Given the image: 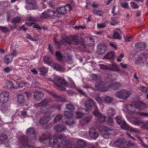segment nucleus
<instances>
[{"instance_id":"44","label":"nucleus","mask_w":148,"mask_h":148,"mask_svg":"<svg viewBox=\"0 0 148 148\" xmlns=\"http://www.w3.org/2000/svg\"><path fill=\"white\" fill-rule=\"evenodd\" d=\"M120 4L121 7L125 9H128L129 8L128 4L127 3H121Z\"/></svg>"},{"instance_id":"35","label":"nucleus","mask_w":148,"mask_h":148,"mask_svg":"<svg viewBox=\"0 0 148 148\" xmlns=\"http://www.w3.org/2000/svg\"><path fill=\"white\" fill-rule=\"evenodd\" d=\"M114 110L112 108H110L108 109L107 112V115L109 116H113L115 114Z\"/></svg>"},{"instance_id":"12","label":"nucleus","mask_w":148,"mask_h":148,"mask_svg":"<svg viewBox=\"0 0 148 148\" xmlns=\"http://www.w3.org/2000/svg\"><path fill=\"white\" fill-rule=\"evenodd\" d=\"M22 137L23 139L21 142L22 145L20 148H34L33 146L28 144L26 137L24 136Z\"/></svg>"},{"instance_id":"30","label":"nucleus","mask_w":148,"mask_h":148,"mask_svg":"<svg viewBox=\"0 0 148 148\" xmlns=\"http://www.w3.org/2000/svg\"><path fill=\"white\" fill-rule=\"evenodd\" d=\"M140 128L145 130H148V121H143Z\"/></svg>"},{"instance_id":"5","label":"nucleus","mask_w":148,"mask_h":148,"mask_svg":"<svg viewBox=\"0 0 148 148\" xmlns=\"http://www.w3.org/2000/svg\"><path fill=\"white\" fill-rule=\"evenodd\" d=\"M131 91L124 89H122L119 90L115 94L117 97L123 100L127 99L131 95Z\"/></svg>"},{"instance_id":"21","label":"nucleus","mask_w":148,"mask_h":148,"mask_svg":"<svg viewBox=\"0 0 148 148\" xmlns=\"http://www.w3.org/2000/svg\"><path fill=\"white\" fill-rule=\"evenodd\" d=\"M13 57L10 55H7L3 58V61L5 63L8 64L13 60Z\"/></svg>"},{"instance_id":"27","label":"nucleus","mask_w":148,"mask_h":148,"mask_svg":"<svg viewBox=\"0 0 148 148\" xmlns=\"http://www.w3.org/2000/svg\"><path fill=\"white\" fill-rule=\"evenodd\" d=\"M57 12L58 15L59 14H64L66 13L65 9L64 7H61L58 8L57 10Z\"/></svg>"},{"instance_id":"54","label":"nucleus","mask_w":148,"mask_h":148,"mask_svg":"<svg viewBox=\"0 0 148 148\" xmlns=\"http://www.w3.org/2000/svg\"><path fill=\"white\" fill-rule=\"evenodd\" d=\"M62 118V116L61 115L59 114L56 116L54 119L55 122L57 121L60 120Z\"/></svg>"},{"instance_id":"60","label":"nucleus","mask_w":148,"mask_h":148,"mask_svg":"<svg viewBox=\"0 0 148 148\" xmlns=\"http://www.w3.org/2000/svg\"><path fill=\"white\" fill-rule=\"evenodd\" d=\"M106 25L103 23H101L97 24V27L99 28H101L105 27Z\"/></svg>"},{"instance_id":"6","label":"nucleus","mask_w":148,"mask_h":148,"mask_svg":"<svg viewBox=\"0 0 148 148\" xmlns=\"http://www.w3.org/2000/svg\"><path fill=\"white\" fill-rule=\"evenodd\" d=\"M45 62L48 65L51 66L55 69L61 72H64L65 69L63 67L56 63L53 62L51 60L50 58L48 56H45L44 59Z\"/></svg>"},{"instance_id":"24","label":"nucleus","mask_w":148,"mask_h":148,"mask_svg":"<svg viewBox=\"0 0 148 148\" xmlns=\"http://www.w3.org/2000/svg\"><path fill=\"white\" fill-rule=\"evenodd\" d=\"M41 75H45L47 73L48 69L44 67H42L38 69Z\"/></svg>"},{"instance_id":"16","label":"nucleus","mask_w":148,"mask_h":148,"mask_svg":"<svg viewBox=\"0 0 148 148\" xmlns=\"http://www.w3.org/2000/svg\"><path fill=\"white\" fill-rule=\"evenodd\" d=\"M126 126L125 127H123L124 129L125 130H129L131 132H133L136 133H139L140 132V130L138 129L134 128L132 127L129 126L128 125H126Z\"/></svg>"},{"instance_id":"3","label":"nucleus","mask_w":148,"mask_h":148,"mask_svg":"<svg viewBox=\"0 0 148 148\" xmlns=\"http://www.w3.org/2000/svg\"><path fill=\"white\" fill-rule=\"evenodd\" d=\"M146 107V105L144 103H141L139 105V106L137 108H135L134 110L133 109L134 108V106L131 105H126L123 109V111L126 114H133L134 115H136V112H137L138 108L139 109H143Z\"/></svg>"},{"instance_id":"52","label":"nucleus","mask_w":148,"mask_h":148,"mask_svg":"<svg viewBox=\"0 0 148 148\" xmlns=\"http://www.w3.org/2000/svg\"><path fill=\"white\" fill-rule=\"evenodd\" d=\"M105 101L107 102H110L112 100V99L109 96H106L105 98Z\"/></svg>"},{"instance_id":"26","label":"nucleus","mask_w":148,"mask_h":148,"mask_svg":"<svg viewBox=\"0 0 148 148\" xmlns=\"http://www.w3.org/2000/svg\"><path fill=\"white\" fill-rule=\"evenodd\" d=\"M49 102V101H48L47 99H45L43 100L41 102L38 104L36 106V107H44L47 106Z\"/></svg>"},{"instance_id":"37","label":"nucleus","mask_w":148,"mask_h":148,"mask_svg":"<svg viewBox=\"0 0 148 148\" xmlns=\"http://www.w3.org/2000/svg\"><path fill=\"white\" fill-rule=\"evenodd\" d=\"M136 115H139L141 116L145 117H148V113H145V112H140L137 111V112H136Z\"/></svg>"},{"instance_id":"28","label":"nucleus","mask_w":148,"mask_h":148,"mask_svg":"<svg viewBox=\"0 0 148 148\" xmlns=\"http://www.w3.org/2000/svg\"><path fill=\"white\" fill-rule=\"evenodd\" d=\"M114 53L113 52H110L106 55L103 58L106 59H111L114 56Z\"/></svg>"},{"instance_id":"11","label":"nucleus","mask_w":148,"mask_h":148,"mask_svg":"<svg viewBox=\"0 0 148 148\" xmlns=\"http://www.w3.org/2000/svg\"><path fill=\"white\" fill-rule=\"evenodd\" d=\"M110 129L105 127H103L102 130L100 131L101 133L103 136L105 138L108 137L109 134L108 133L109 131L111 130Z\"/></svg>"},{"instance_id":"48","label":"nucleus","mask_w":148,"mask_h":148,"mask_svg":"<svg viewBox=\"0 0 148 148\" xmlns=\"http://www.w3.org/2000/svg\"><path fill=\"white\" fill-rule=\"evenodd\" d=\"M136 136L137 138L140 140V144L144 147L146 148H148V146L146 145L145 144H144L143 141L140 138V137L138 135H136Z\"/></svg>"},{"instance_id":"49","label":"nucleus","mask_w":148,"mask_h":148,"mask_svg":"<svg viewBox=\"0 0 148 148\" xmlns=\"http://www.w3.org/2000/svg\"><path fill=\"white\" fill-rule=\"evenodd\" d=\"M18 54V52L16 49L14 50L11 53V54H10L12 55L13 58L14 57L16 56Z\"/></svg>"},{"instance_id":"18","label":"nucleus","mask_w":148,"mask_h":148,"mask_svg":"<svg viewBox=\"0 0 148 148\" xmlns=\"http://www.w3.org/2000/svg\"><path fill=\"white\" fill-rule=\"evenodd\" d=\"M90 134L92 138L96 139L98 136V134L95 131V129L92 128L90 130Z\"/></svg>"},{"instance_id":"31","label":"nucleus","mask_w":148,"mask_h":148,"mask_svg":"<svg viewBox=\"0 0 148 148\" xmlns=\"http://www.w3.org/2000/svg\"><path fill=\"white\" fill-rule=\"evenodd\" d=\"M92 119L91 116L85 118L84 119L80 121V123L82 125H83L84 124H86L90 121Z\"/></svg>"},{"instance_id":"19","label":"nucleus","mask_w":148,"mask_h":148,"mask_svg":"<svg viewBox=\"0 0 148 148\" xmlns=\"http://www.w3.org/2000/svg\"><path fill=\"white\" fill-rule=\"evenodd\" d=\"M48 14H46V15L45 16V17H49L52 16H54L56 17L59 16L57 12H55L53 11H51L50 10H48L47 11Z\"/></svg>"},{"instance_id":"23","label":"nucleus","mask_w":148,"mask_h":148,"mask_svg":"<svg viewBox=\"0 0 148 148\" xmlns=\"http://www.w3.org/2000/svg\"><path fill=\"white\" fill-rule=\"evenodd\" d=\"M54 129L56 131L61 132L65 130L66 128L62 125H59L55 127Z\"/></svg>"},{"instance_id":"63","label":"nucleus","mask_w":148,"mask_h":148,"mask_svg":"<svg viewBox=\"0 0 148 148\" xmlns=\"http://www.w3.org/2000/svg\"><path fill=\"white\" fill-rule=\"evenodd\" d=\"M140 89L143 92H146L147 91V89L146 88L143 86H141L140 87Z\"/></svg>"},{"instance_id":"53","label":"nucleus","mask_w":148,"mask_h":148,"mask_svg":"<svg viewBox=\"0 0 148 148\" xmlns=\"http://www.w3.org/2000/svg\"><path fill=\"white\" fill-rule=\"evenodd\" d=\"M83 112H77L76 113V117L79 118L83 116Z\"/></svg>"},{"instance_id":"1","label":"nucleus","mask_w":148,"mask_h":148,"mask_svg":"<svg viewBox=\"0 0 148 148\" xmlns=\"http://www.w3.org/2000/svg\"><path fill=\"white\" fill-rule=\"evenodd\" d=\"M93 106L95 108L94 111L93 112L94 115L97 118V120L100 122H104L106 117L104 115L101 114L99 112L97 106L95 103L91 99H89L86 101L85 106L87 110H90L92 109V106Z\"/></svg>"},{"instance_id":"56","label":"nucleus","mask_w":148,"mask_h":148,"mask_svg":"<svg viewBox=\"0 0 148 148\" xmlns=\"http://www.w3.org/2000/svg\"><path fill=\"white\" fill-rule=\"evenodd\" d=\"M109 44L110 46L114 49H116L117 48V47L115 43L113 42H110Z\"/></svg>"},{"instance_id":"45","label":"nucleus","mask_w":148,"mask_h":148,"mask_svg":"<svg viewBox=\"0 0 148 148\" xmlns=\"http://www.w3.org/2000/svg\"><path fill=\"white\" fill-rule=\"evenodd\" d=\"M47 92L48 93H49L51 95H52L53 96L56 97L60 99L61 97L60 96L57 95H56L54 93V92L50 91L49 90H47Z\"/></svg>"},{"instance_id":"15","label":"nucleus","mask_w":148,"mask_h":148,"mask_svg":"<svg viewBox=\"0 0 148 148\" xmlns=\"http://www.w3.org/2000/svg\"><path fill=\"white\" fill-rule=\"evenodd\" d=\"M43 96V94L41 92L36 90L34 93V98L36 100H38Z\"/></svg>"},{"instance_id":"42","label":"nucleus","mask_w":148,"mask_h":148,"mask_svg":"<svg viewBox=\"0 0 148 148\" xmlns=\"http://www.w3.org/2000/svg\"><path fill=\"white\" fill-rule=\"evenodd\" d=\"M21 18L20 17H18L14 18L11 21V22L13 23H18L21 21Z\"/></svg>"},{"instance_id":"55","label":"nucleus","mask_w":148,"mask_h":148,"mask_svg":"<svg viewBox=\"0 0 148 148\" xmlns=\"http://www.w3.org/2000/svg\"><path fill=\"white\" fill-rule=\"evenodd\" d=\"M147 55V54L146 53H142L140 54V57L139 58V60H141L143 58H145Z\"/></svg>"},{"instance_id":"2","label":"nucleus","mask_w":148,"mask_h":148,"mask_svg":"<svg viewBox=\"0 0 148 148\" xmlns=\"http://www.w3.org/2000/svg\"><path fill=\"white\" fill-rule=\"evenodd\" d=\"M54 82L62 90H65L66 87H70L73 88H76L75 85L73 81H71L68 85L65 80L59 77L55 78Z\"/></svg>"},{"instance_id":"39","label":"nucleus","mask_w":148,"mask_h":148,"mask_svg":"<svg viewBox=\"0 0 148 148\" xmlns=\"http://www.w3.org/2000/svg\"><path fill=\"white\" fill-rule=\"evenodd\" d=\"M26 133L28 134H34L35 131L33 128L30 127L27 130Z\"/></svg>"},{"instance_id":"25","label":"nucleus","mask_w":148,"mask_h":148,"mask_svg":"<svg viewBox=\"0 0 148 148\" xmlns=\"http://www.w3.org/2000/svg\"><path fill=\"white\" fill-rule=\"evenodd\" d=\"M121 33V31L119 29H118L117 32H114L113 35V38L114 39H118L120 40L121 39V37L119 35V34H120Z\"/></svg>"},{"instance_id":"22","label":"nucleus","mask_w":148,"mask_h":148,"mask_svg":"<svg viewBox=\"0 0 148 148\" xmlns=\"http://www.w3.org/2000/svg\"><path fill=\"white\" fill-rule=\"evenodd\" d=\"M49 120L50 118L49 116H44L40 119V122L41 124H45L47 123Z\"/></svg>"},{"instance_id":"7","label":"nucleus","mask_w":148,"mask_h":148,"mask_svg":"<svg viewBox=\"0 0 148 148\" xmlns=\"http://www.w3.org/2000/svg\"><path fill=\"white\" fill-rule=\"evenodd\" d=\"M66 108L69 110V111L64 112V115L67 118H70L73 115L72 111L74 110V106L71 104H69L66 105Z\"/></svg>"},{"instance_id":"34","label":"nucleus","mask_w":148,"mask_h":148,"mask_svg":"<svg viewBox=\"0 0 148 148\" xmlns=\"http://www.w3.org/2000/svg\"><path fill=\"white\" fill-rule=\"evenodd\" d=\"M49 136V134L48 133L44 134L40 138V140L41 141H43L47 139Z\"/></svg>"},{"instance_id":"46","label":"nucleus","mask_w":148,"mask_h":148,"mask_svg":"<svg viewBox=\"0 0 148 148\" xmlns=\"http://www.w3.org/2000/svg\"><path fill=\"white\" fill-rule=\"evenodd\" d=\"M133 37L131 36H126L124 37V39L126 42H129L131 41Z\"/></svg>"},{"instance_id":"10","label":"nucleus","mask_w":148,"mask_h":148,"mask_svg":"<svg viewBox=\"0 0 148 148\" xmlns=\"http://www.w3.org/2000/svg\"><path fill=\"white\" fill-rule=\"evenodd\" d=\"M9 99V93L8 92L4 91L0 94V101L1 103H3L7 102Z\"/></svg>"},{"instance_id":"62","label":"nucleus","mask_w":148,"mask_h":148,"mask_svg":"<svg viewBox=\"0 0 148 148\" xmlns=\"http://www.w3.org/2000/svg\"><path fill=\"white\" fill-rule=\"evenodd\" d=\"M124 55L123 54H121L118 57L117 59V61L118 62H120L121 61V59L123 57Z\"/></svg>"},{"instance_id":"8","label":"nucleus","mask_w":148,"mask_h":148,"mask_svg":"<svg viewBox=\"0 0 148 148\" xmlns=\"http://www.w3.org/2000/svg\"><path fill=\"white\" fill-rule=\"evenodd\" d=\"M82 44L85 47V45L92 46L94 44V40L90 37H86L84 38Z\"/></svg>"},{"instance_id":"64","label":"nucleus","mask_w":148,"mask_h":148,"mask_svg":"<svg viewBox=\"0 0 148 148\" xmlns=\"http://www.w3.org/2000/svg\"><path fill=\"white\" fill-rule=\"evenodd\" d=\"M3 70L6 73H8L10 72L11 71V70L10 68L7 67L4 68Z\"/></svg>"},{"instance_id":"57","label":"nucleus","mask_w":148,"mask_h":148,"mask_svg":"<svg viewBox=\"0 0 148 148\" xmlns=\"http://www.w3.org/2000/svg\"><path fill=\"white\" fill-rule=\"evenodd\" d=\"M112 21L111 22V25H116L118 22L115 20V19L113 18L112 19Z\"/></svg>"},{"instance_id":"58","label":"nucleus","mask_w":148,"mask_h":148,"mask_svg":"<svg viewBox=\"0 0 148 148\" xmlns=\"http://www.w3.org/2000/svg\"><path fill=\"white\" fill-rule=\"evenodd\" d=\"M26 2L27 3L33 4L35 3L36 0H27Z\"/></svg>"},{"instance_id":"50","label":"nucleus","mask_w":148,"mask_h":148,"mask_svg":"<svg viewBox=\"0 0 148 148\" xmlns=\"http://www.w3.org/2000/svg\"><path fill=\"white\" fill-rule=\"evenodd\" d=\"M0 30L4 32H8L9 29L6 27L0 26Z\"/></svg>"},{"instance_id":"4","label":"nucleus","mask_w":148,"mask_h":148,"mask_svg":"<svg viewBox=\"0 0 148 148\" xmlns=\"http://www.w3.org/2000/svg\"><path fill=\"white\" fill-rule=\"evenodd\" d=\"M96 87L99 90L103 91H107L110 87H112L115 89H117L121 86V84L118 82H113L111 86H106L104 84L101 82L97 83L95 84Z\"/></svg>"},{"instance_id":"59","label":"nucleus","mask_w":148,"mask_h":148,"mask_svg":"<svg viewBox=\"0 0 148 148\" xmlns=\"http://www.w3.org/2000/svg\"><path fill=\"white\" fill-rule=\"evenodd\" d=\"M54 0H50L49 3L51 7H53L54 5Z\"/></svg>"},{"instance_id":"17","label":"nucleus","mask_w":148,"mask_h":148,"mask_svg":"<svg viewBox=\"0 0 148 148\" xmlns=\"http://www.w3.org/2000/svg\"><path fill=\"white\" fill-rule=\"evenodd\" d=\"M142 121L141 120L138 118L136 117L133 119L132 120L130 121V122L132 123L135 125L140 126V125H141Z\"/></svg>"},{"instance_id":"47","label":"nucleus","mask_w":148,"mask_h":148,"mask_svg":"<svg viewBox=\"0 0 148 148\" xmlns=\"http://www.w3.org/2000/svg\"><path fill=\"white\" fill-rule=\"evenodd\" d=\"M8 138V137L5 134H2L0 136V140L1 141H3L4 140Z\"/></svg>"},{"instance_id":"36","label":"nucleus","mask_w":148,"mask_h":148,"mask_svg":"<svg viewBox=\"0 0 148 148\" xmlns=\"http://www.w3.org/2000/svg\"><path fill=\"white\" fill-rule=\"evenodd\" d=\"M78 144L79 146L82 147H84L86 145V143L84 140H79L78 141Z\"/></svg>"},{"instance_id":"51","label":"nucleus","mask_w":148,"mask_h":148,"mask_svg":"<svg viewBox=\"0 0 148 148\" xmlns=\"http://www.w3.org/2000/svg\"><path fill=\"white\" fill-rule=\"evenodd\" d=\"M132 7L133 8L136 9L138 8V5L134 2H131L130 3Z\"/></svg>"},{"instance_id":"14","label":"nucleus","mask_w":148,"mask_h":148,"mask_svg":"<svg viewBox=\"0 0 148 148\" xmlns=\"http://www.w3.org/2000/svg\"><path fill=\"white\" fill-rule=\"evenodd\" d=\"M59 148H71V145L67 142L63 141L61 143L58 144Z\"/></svg>"},{"instance_id":"29","label":"nucleus","mask_w":148,"mask_h":148,"mask_svg":"<svg viewBox=\"0 0 148 148\" xmlns=\"http://www.w3.org/2000/svg\"><path fill=\"white\" fill-rule=\"evenodd\" d=\"M109 67L110 69L112 71H119L117 65L115 64H113L110 66Z\"/></svg>"},{"instance_id":"43","label":"nucleus","mask_w":148,"mask_h":148,"mask_svg":"<svg viewBox=\"0 0 148 148\" xmlns=\"http://www.w3.org/2000/svg\"><path fill=\"white\" fill-rule=\"evenodd\" d=\"M73 5V3H71L70 5L67 4L64 7L65 9L66 12L67 10L70 11L71 10V6Z\"/></svg>"},{"instance_id":"41","label":"nucleus","mask_w":148,"mask_h":148,"mask_svg":"<svg viewBox=\"0 0 148 148\" xmlns=\"http://www.w3.org/2000/svg\"><path fill=\"white\" fill-rule=\"evenodd\" d=\"M57 142V139L56 138H55L54 137L51 138L49 140L50 143L53 145L56 144Z\"/></svg>"},{"instance_id":"20","label":"nucleus","mask_w":148,"mask_h":148,"mask_svg":"<svg viewBox=\"0 0 148 148\" xmlns=\"http://www.w3.org/2000/svg\"><path fill=\"white\" fill-rule=\"evenodd\" d=\"M55 42L56 43V45H57L58 47H60V45L63 43V42H64L68 44H71V42L68 38H66L62 40L60 42H57L55 40Z\"/></svg>"},{"instance_id":"61","label":"nucleus","mask_w":148,"mask_h":148,"mask_svg":"<svg viewBox=\"0 0 148 148\" xmlns=\"http://www.w3.org/2000/svg\"><path fill=\"white\" fill-rule=\"evenodd\" d=\"M95 99L100 105L101 104L102 101L101 98L98 97L96 98Z\"/></svg>"},{"instance_id":"13","label":"nucleus","mask_w":148,"mask_h":148,"mask_svg":"<svg viewBox=\"0 0 148 148\" xmlns=\"http://www.w3.org/2000/svg\"><path fill=\"white\" fill-rule=\"evenodd\" d=\"M116 120L117 123L121 125L122 129H124L122 127H125L126 126V125H127L125 121L122 119V118L120 116H118L116 117Z\"/></svg>"},{"instance_id":"33","label":"nucleus","mask_w":148,"mask_h":148,"mask_svg":"<svg viewBox=\"0 0 148 148\" xmlns=\"http://www.w3.org/2000/svg\"><path fill=\"white\" fill-rule=\"evenodd\" d=\"M123 138H119L116 141L115 143V145L117 146H119L123 144Z\"/></svg>"},{"instance_id":"38","label":"nucleus","mask_w":148,"mask_h":148,"mask_svg":"<svg viewBox=\"0 0 148 148\" xmlns=\"http://www.w3.org/2000/svg\"><path fill=\"white\" fill-rule=\"evenodd\" d=\"M7 87L8 88L12 89H15L17 88V87L14 86L13 84L10 82H8L7 83Z\"/></svg>"},{"instance_id":"32","label":"nucleus","mask_w":148,"mask_h":148,"mask_svg":"<svg viewBox=\"0 0 148 148\" xmlns=\"http://www.w3.org/2000/svg\"><path fill=\"white\" fill-rule=\"evenodd\" d=\"M17 101L19 103L22 104L24 103L25 99L24 96L22 95H18L17 97Z\"/></svg>"},{"instance_id":"9","label":"nucleus","mask_w":148,"mask_h":148,"mask_svg":"<svg viewBox=\"0 0 148 148\" xmlns=\"http://www.w3.org/2000/svg\"><path fill=\"white\" fill-rule=\"evenodd\" d=\"M56 56L57 59L59 60H64V59L67 62L69 63H70L71 62L72 58L71 56H67L65 57H62L61 53L58 51L56 52Z\"/></svg>"},{"instance_id":"40","label":"nucleus","mask_w":148,"mask_h":148,"mask_svg":"<svg viewBox=\"0 0 148 148\" xmlns=\"http://www.w3.org/2000/svg\"><path fill=\"white\" fill-rule=\"evenodd\" d=\"M93 13L95 15L101 16L102 15L103 12L101 10H95L93 11Z\"/></svg>"}]
</instances>
